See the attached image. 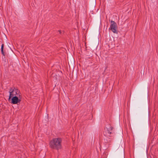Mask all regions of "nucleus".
Here are the masks:
<instances>
[{
  "instance_id": "nucleus-1",
  "label": "nucleus",
  "mask_w": 158,
  "mask_h": 158,
  "mask_svg": "<svg viewBox=\"0 0 158 158\" xmlns=\"http://www.w3.org/2000/svg\"><path fill=\"white\" fill-rule=\"evenodd\" d=\"M62 142L60 138H53L50 141L49 146L53 149L58 150L62 148Z\"/></svg>"
},
{
  "instance_id": "nucleus-2",
  "label": "nucleus",
  "mask_w": 158,
  "mask_h": 158,
  "mask_svg": "<svg viewBox=\"0 0 158 158\" xmlns=\"http://www.w3.org/2000/svg\"><path fill=\"white\" fill-rule=\"evenodd\" d=\"M113 127L109 124H107L104 129L103 134L104 136L107 138L112 136Z\"/></svg>"
},
{
  "instance_id": "nucleus-3",
  "label": "nucleus",
  "mask_w": 158,
  "mask_h": 158,
  "mask_svg": "<svg viewBox=\"0 0 158 158\" xmlns=\"http://www.w3.org/2000/svg\"><path fill=\"white\" fill-rule=\"evenodd\" d=\"M9 92L10 93L9 99H10L13 97L19 96L21 95L19 91L15 88H10L9 89Z\"/></svg>"
},
{
  "instance_id": "nucleus-4",
  "label": "nucleus",
  "mask_w": 158,
  "mask_h": 158,
  "mask_svg": "<svg viewBox=\"0 0 158 158\" xmlns=\"http://www.w3.org/2000/svg\"><path fill=\"white\" fill-rule=\"evenodd\" d=\"M111 24L110 25L109 30L112 31L115 34L118 33L117 26V23L114 21H111Z\"/></svg>"
},
{
  "instance_id": "nucleus-5",
  "label": "nucleus",
  "mask_w": 158,
  "mask_h": 158,
  "mask_svg": "<svg viewBox=\"0 0 158 158\" xmlns=\"http://www.w3.org/2000/svg\"><path fill=\"white\" fill-rule=\"evenodd\" d=\"M21 96L13 97L11 99V102L13 104H17L18 103H19L21 101Z\"/></svg>"
},
{
  "instance_id": "nucleus-6",
  "label": "nucleus",
  "mask_w": 158,
  "mask_h": 158,
  "mask_svg": "<svg viewBox=\"0 0 158 158\" xmlns=\"http://www.w3.org/2000/svg\"><path fill=\"white\" fill-rule=\"evenodd\" d=\"M3 48H4V44H3L2 45L1 48V51L2 53L3 54V55L4 56L5 55L4 54V52H3Z\"/></svg>"
},
{
  "instance_id": "nucleus-7",
  "label": "nucleus",
  "mask_w": 158,
  "mask_h": 158,
  "mask_svg": "<svg viewBox=\"0 0 158 158\" xmlns=\"http://www.w3.org/2000/svg\"><path fill=\"white\" fill-rule=\"evenodd\" d=\"M59 32L60 34L61 33V31H59Z\"/></svg>"
},
{
  "instance_id": "nucleus-8",
  "label": "nucleus",
  "mask_w": 158,
  "mask_h": 158,
  "mask_svg": "<svg viewBox=\"0 0 158 158\" xmlns=\"http://www.w3.org/2000/svg\"><path fill=\"white\" fill-rule=\"evenodd\" d=\"M108 141H109V142H110V140H109Z\"/></svg>"
}]
</instances>
